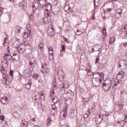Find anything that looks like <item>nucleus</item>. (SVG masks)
<instances>
[{
	"label": "nucleus",
	"instance_id": "obj_1",
	"mask_svg": "<svg viewBox=\"0 0 127 127\" xmlns=\"http://www.w3.org/2000/svg\"><path fill=\"white\" fill-rule=\"evenodd\" d=\"M102 8L106 11H111L114 8V3L112 1H107L104 4Z\"/></svg>",
	"mask_w": 127,
	"mask_h": 127
},
{
	"label": "nucleus",
	"instance_id": "obj_2",
	"mask_svg": "<svg viewBox=\"0 0 127 127\" xmlns=\"http://www.w3.org/2000/svg\"><path fill=\"white\" fill-rule=\"evenodd\" d=\"M51 21V15L49 13H45V17L43 18V22L44 24H48Z\"/></svg>",
	"mask_w": 127,
	"mask_h": 127
},
{
	"label": "nucleus",
	"instance_id": "obj_3",
	"mask_svg": "<svg viewBox=\"0 0 127 127\" xmlns=\"http://www.w3.org/2000/svg\"><path fill=\"white\" fill-rule=\"evenodd\" d=\"M102 82H103L102 78L92 79V85L94 86V87H99V86L102 85Z\"/></svg>",
	"mask_w": 127,
	"mask_h": 127
},
{
	"label": "nucleus",
	"instance_id": "obj_4",
	"mask_svg": "<svg viewBox=\"0 0 127 127\" xmlns=\"http://www.w3.org/2000/svg\"><path fill=\"white\" fill-rule=\"evenodd\" d=\"M32 73L30 68H26L23 70L22 76L25 78H29L32 75Z\"/></svg>",
	"mask_w": 127,
	"mask_h": 127
},
{
	"label": "nucleus",
	"instance_id": "obj_5",
	"mask_svg": "<svg viewBox=\"0 0 127 127\" xmlns=\"http://www.w3.org/2000/svg\"><path fill=\"white\" fill-rule=\"evenodd\" d=\"M93 79H103L104 73L95 72L93 73Z\"/></svg>",
	"mask_w": 127,
	"mask_h": 127
},
{
	"label": "nucleus",
	"instance_id": "obj_6",
	"mask_svg": "<svg viewBox=\"0 0 127 127\" xmlns=\"http://www.w3.org/2000/svg\"><path fill=\"white\" fill-rule=\"evenodd\" d=\"M76 115H77V111L74 109H71L70 110L68 113V116L70 119H75L76 117Z\"/></svg>",
	"mask_w": 127,
	"mask_h": 127
},
{
	"label": "nucleus",
	"instance_id": "obj_7",
	"mask_svg": "<svg viewBox=\"0 0 127 127\" xmlns=\"http://www.w3.org/2000/svg\"><path fill=\"white\" fill-rule=\"evenodd\" d=\"M104 118V115H97L95 118V122L97 125L99 124H101L102 123V121H103V118Z\"/></svg>",
	"mask_w": 127,
	"mask_h": 127
},
{
	"label": "nucleus",
	"instance_id": "obj_8",
	"mask_svg": "<svg viewBox=\"0 0 127 127\" xmlns=\"http://www.w3.org/2000/svg\"><path fill=\"white\" fill-rule=\"evenodd\" d=\"M126 77L125 75V72L121 71L119 72L117 76V80H124Z\"/></svg>",
	"mask_w": 127,
	"mask_h": 127
},
{
	"label": "nucleus",
	"instance_id": "obj_9",
	"mask_svg": "<svg viewBox=\"0 0 127 127\" xmlns=\"http://www.w3.org/2000/svg\"><path fill=\"white\" fill-rule=\"evenodd\" d=\"M46 11L47 13H51L52 12V5L50 3H47L46 5Z\"/></svg>",
	"mask_w": 127,
	"mask_h": 127
},
{
	"label": "nucleus",
	"instance_id": "obj_10",
	"mask_svg": "<svg viewBox=\"0 0 127 127\" xmlns=\"http://www.w3.org/2000/svg\"><path fill=\"white\" fill-rule=\"evenodd\" d=\"M58 76L60 81L61 82H63L64 78H65V74H64V72L62 71H59L58 72Z\"/></svg>",
	"mask_w": 127,
	"mask_h": 127
},
{
	"label": "nucleus",
	"instance_id": "obj_11",
	"mask_svg": "<svg viewBox=\"0 0 127 127\" xmlns=\"http://www.w3.org/2000/svg\"><path fill=\"white\" fill-rule=\"evenodd\" d=\"M55 30L54 29V27H53V26H52L51 27V28H49L47 31L48 34L50 36H53L54 34H55Z\"/></svg>",
	"mask_w": 127,
	"mask_h": 127
},
{
	"label": "nucleus",
	"instance_id": "obj_12",
	"mask_svg": "<svg viewBox=\"0 0 127 127\" xmlns=\"http://www.w3.org/2000/svg\"><path fill=\"white\" fill-rule=\"evenodd\" d=\"M103 90L104 92H109L110 90H111V88H112V85H110L109 84H106L105 83H103Z\"/></svg>",
	"mask_w": 127,
	"mask_h": 127
},
{
	"label": "nucleus",
	"instance_id": "obj_13",
	"mask_svg": "<svg viewBox=\"0 0 127 127\" xmlns=\"http://www.w3.org/2000/svg\"><path fill=\"white\" fill-rule=\"evenodd\" d=\"M39 7V3L38 2H34L33 3L32 8H33V12L35 13L36 12V10H37V8Z\"/></svg>",
	"mask_w": 127,
	"mask_h": 127
},
{
	"label": "nucleus",
	"instance_id": "obj_14",
	"mask_svg": "<svg viewBox=\"0 0 127 127\" xmlns=\"http://www.w3.org/2000/svg\"><path fill=\"white\" fill-rule=\"evenodd\" d=\"M115 127H125V121L124 120L118 121L115 124Z\"/></svg>",
	"mask_w": 127,
	"mask_h": 127
},
{
	"label": "nucleus",
	"instance_id": "obj_15",
	"mask_svg": "<svg viewBox=\"0 0 127 127\" xmlns=\"http://www.w3.org/2000/svg\"><path fill=\"white\" fill-rule=\"evenodd\" d=\"M123 85V81L122 80H118L117 81H116L114 83V86L117 88V89H120L121 87Z\"/></svg>",
	"mask_w": 127,
	"mask_h": 127
},
{
	"label": "nucleus",
	"instance_id": "obj_16",
	"mask_svg": "<svg viewBox=\"0 0 127 127\" xmlns=\"http://www.w3.org/2000/svg\"><path fill=\"white\" fill-rule=\"evenodd\" d=\"M0 102L3 105H7L8 104V98L7 97H2L0 99Z\"/></svg>",
	"mask_w": 127,
	"mask_h": 127
},
{
	"label": "nucleus",
	"instance_id": "obj_17",
	"mask_svg": "<svg viewBox=\"0 0 127 127\" xmlns=\"http://www.w3.org/2000/svg\"><path fill=\"white\" fill-rule=\"evenodd\" d=\"M29 64L30 65L29 68L32 69V70H33V69H34L35 66H36V62L35 61L29 62Z\"/></svg>",
	"mask_w": 127,
	"mask_h": 127
},
{
	"label": "nucleus",
	"instance_id": "obj_18",
	"mask_svg": "<svg viewBox=\"0 0 127 127\" xmlns=\"http://www.w3.org/2000/svg\"><path fill=\"white\" fill-rule=\"evenodd\" d=\"M18 50L19 51V53H21V54H23V53H24V52L25 51V48H24V46H23L22 48L21 45H19Z\"/></svg>",
	"mask_w": 127,
	"mask_h": 127
},
{
	"label": "nucleus",
	"instance_id": "obj_19",
	"mask_svg": "<svg viewBox=\"0 0 127 127\" xmlns=\"http://www.w3.org/2000/svg\"><path fill=\"white\" fill-rule=\"evenodd\" d=\"M2 68H7L8 67V61L5 60L1 63Z\"/></svg>",
	"mask_w": 127,
	"mask_h": 127
},
{
	"label": "nucleus",
	"instance_id": "obj_20",
	"mask_svg": "<svg viewBox=\"0 0 127 127\" xmlns=\"http://www.w3.org/2000/svg\"><path fill=\"white\" fill-rule=\"evenodd\" d=\"M103 84L112 86V80H111L110 78H107L106 80L103 82Z\"/></svg>",
	"mask_w": 127,
	"mask_h": 127
},
{
	"label": "nucleus",
	"instance_id": "obj_21",
	"mask_svg": "<svg viewBox=\"0 0 127 127\" xmlns=\"http://www.w3.org/2000/svg\"><path fill=\"white\" fill-rule=\"evenodd\" d=\"M124 61L126 62L125 60H120L118 62L117 64L118 68H122V66L124 65Z\"/></svg>",
	"mask_w": 127,
	"mask_h": 127
},
{
	"label": "nucleus",
	"instance_id": "obj_22",
	"mask_svg": "<svg viewBox=\"0 0 127 127\" xmlns=\"http://www.w3.org/2000/svg\"><path fill=\"white\" fill-rule=\"evenodd\" d=\"M85 71L87 72L88 76H92V75H93V72H92L91 71V66H89V68H86L85 69Z\"/></svg>",
	"mask_w": 127,
	"mask_h": 127
},
{
	"label": "nucleus",
	"instance_id": "obj_23",
	"mask_svg": "<svg viewBox=\"0 0 127 127\" xmlns=\"http://www.w3.org/2000/svg\"><path fill=\"white\" fill-rule=\"evenodd\" d=\"M10 56V58H9ZM4 59L7 61L11 60V55H8V54H5L3 56Z\"/></svg>",
	"mask_w": 127,
	"mask_h": 127
},
{
	"label": "nucleus",
	"instance_id": "obj_24",
	"mask_svg": "<svg viewBox=\"0 0 127 127\" xmlns=\"http://www.w3.org/2000/svg\"><path fill=\"white\" fill-rule=\"evenodd\" d=\"M64 9L67 13L71 12V7H70L69 5H65L64 7Z\"/></svg>",
	"mask_w": 127,
	"mask_h": 127
},
{
	"label": "nucleus",
	"instance_id": "obj_25",
	"mask_svg": "<svg viewBox=\"0 0 127 127\" xmlns=\"http://www.w3.org/2000/svg\"><path fill=\"white\" fill-rule=\"evenodd\" d=\"M25 88L27 90H30V88H31V80H29L28 82L25 85Z\"/></svg>",
	"mask_w": 127,
	"mask_h": 127
},
{
	"label": "nucleus",
	"instance_id": "obj_26",
	"mask_svg": "<svg viewBox=\"0 0 127 127\" xmlns=\"http://www.w3.org/2000/svg\"><path fill=\"white\" fill-rule=\"evenodd\" d=\"M94 5L95 9H98L99 8V0H94Z\"/></svg>",
	"mask_w": 127,
	"mask_h": 127
},
{
	"label": "nucleus",
	"instance_id": "obj_27",
	"mask_svg": "<svg viewBox=\"0 0 127 127\" xmlns=\"http://www.w3.org/2000/svg\"><path fill=\"white\" fill-rule=\"evenodd\" d=\"M10 18H11V15L8 14L5 18V22L6 23H9L10 22Z\"/></svg>",
	"mask_w": 127,
	"mask_h": 127
},
{
	"label": "nucleus",
	"instance_id": "obj_28",
	"mask_svg": "<svg viewBox=\"0 0 127 127\" xmlns=\"http://www.w3.org/2000/svg\"><path fill=\"white\" fill-rule=\"evenodd\" d=\"M64 94H65V95H67L68 94L70 97H72V96H74V92H73L71 90H68L67 91H66H66H64Z\"/></svg>",
	"mask_w": 127,
	"mask_h": 127
},
{
	"label": "nucleus",
	"instance_id": "obj_29",
	"mask_svg": "<svg viewBox=\"0 0 127 127\" xmlns=\"http://www.w3.org/2000/svg\"><path fill=\"white\" fill-rule=\"evenodd\" d=\"M115 41H116V37L114 36L111 37L109 41L110 44H114Z\"/></svg>",
	"mask_w": 127,
	"mask_h": 127
},
{
	"label": "nucleus",
	"instance_id": "obj_30",
	"mask_svg": "<svg viewBox=\"0 0 127 127\" xmlns=\"http://www.w3.org/2000/svg\"><path fill=\"white\" fill-rule=\"evenodd\" d=\"M20 125L21 127H27V125H28V123H27L25 120H22Z\"/></svg>",
	"mask_w": 127,
	"mask_h": 127
},
{
	"label": "nucleus",
	"instance_id": "obj_31",
	"mask_svg": "<svg viewBox=\"0 0 127 127\" xmlns=\"http://www.w3.org/2000/svg\"><path fill=\"white\" fill-rule=\"evenodd\" d=\"M122 9L121 8H119L118 9H117L116 10V13H117V14H119L118 17H121V16L122 15Z\"/></svg>",
	"mask_w": 127,
	"mask_h": 127
},
{
	"label": "nucleus",
	"instance_id": "obj_32",
	"mask_svg": "<svg viewBox=\"0 0 127 127\" xmlns=\"http://www.w3.org/2000/svg\"><path fill=\"white\" fill-rule=\"evenodd\" d=\"M117 112H119V111H121V110H123V108H124V105L122 104H118L117 106Z\"/></svg>",
	"mask_w": 127,
	"mask_h": 127
},
{
	"label": "nucleus",
	"instance_id": "obj_33",
	"mask_svg": "<svg viewBox=\"0 0 127 127\" xmlns=\"http://www.w3.org/2000/svg\"><path fill=\"white\" fill-rule=\"evenodd\" d=\"M38 47L39 48V50L42 52L43 50L44 49V45H43V43H41L39 45Z\"/></svg>",
	"mask_w": 127,
	"mask_h": 127
},
{
	"label": "nucleus",
	"instance_id": "obj_34",
	"mask_svg": "<svg viewBox=\"0 0 127 127\" xmlns=\"http://www.w3.org/2000/svg\"><path fill=\"white\" fill-rule=\"evenodd\" d=\"M39 95H40L41 100H44L45 99V96H44V94H43V91H41Z\"/></svg>",
	"mask_w": 127,
	"mask_h": 127
},
{
	"label": "nucleus",
	"instance_id": "obj_35",
	"mask_svg": "<svg viewBox=\"0 0 127 127\" xmlns=\"http://www.w3.org/2000/svg\"><path fill=\"white\" fill-rule=\"evenodd\" d=\"M91 100V98L90 97H82V102H84V103H88Z\"/></svg>",
	"mask_w": 127,
	"mask_h": 127
},
{
	"label": "nucleus",
	"instance_id": "obj_36",
	"mask_svg": "<svg viewBox=\"0 0 127 127\" xmlns=\"http://www.w3.org/2000/svg\"><path fill=\"white\" fill-rule=\"evenodd\" d=\"M22 5L24 7H25L26 8L27 6V0H23L22 2Z\"/></svg>",
	"mask_w": 127,
	"mask_h": 127
},
{
	"label": "nucleus",
	"instance_id": "obj_37",
	"mask_svg": "<svg viewBox=\"0 0 127 127\" xmlns=\"http://www.w3.org/2000/svg\"><path fill=\"white\" fill-rule=\"evenodd\" d=\"M42 69H43V73H47V67H46V64L44 65H42Z\"/></svg>",
	"mask_w": 127,
	"mask_h": 127
},
{
	"label": "nucleus",
	"instance_id": "obj_38",
	"mask_svg": "<svg viewBox=\"0 0 127 127\" xmlns=\"http://www.w3.org/2000/svg\"><path fill=\"white\" fill-rule=\"evenodd\" d=\"M52 12L54 15H58V14H59V12H60V10H56L55 11H52Z\"/></svg>",
	"mask_w": 127,
	"mask_h": 127
},
{
	"label": "nucleus",
	"instance_id": "obj_39",
	"mask_svg": "<svg viewBox=\"0 0 127 127\" xmlns=\"http://www.w3.org/2000/svg\"><path fill=\"white\" fill-rule=\"evenodd\" d=\"M58 102H59V100H58V98L57 97L53 98V102L54 104H58Z\"/></svg>",
	"mask_w": 127,
	"mask_h": 127
},
{
	"label": "nucleus",
	"instance_id": "obj_40",
	"mask_svg": "<svg viewBox=\"0 0 127 127\" xmlns=\"http://www.w3.org/2000/svg\"><path fill=\"white\" fill-rule=\"evenodd\" d=\"M28 33L27 32H24L23 34V38L24 39H27L28 38Z\"/></svg>",
	"mask_w": 127,
	"mask_h": 127
},
{
	"label": "nucleus",
	"instance_id": "obj_41",
	"mask_svg": "<svg viewBox=\"0 0 127 127\" xmlns=\"http://www.w3.org/2000/svg\"><path fill=\"white\" fill-rule=\"evenodd\" d=\"M55 94V92L54 91V89L51 90L50 92V97H54Z\"/></svg>",
	"mask_w": 127,
	"mask_h": 127
},
{
	"label": "nucleus",
	"instance_id": "obj_42",
	"mask_svg": "<svg viewBox=\"0 0 127 127\" xmlns=\"http://www.w3.org/2000/svg\"><path fill=\"white\" fill-rule=\"evenodd\" d=\"M8 40V37H5L4 39V42H3V46H5V44H6V43H7V41Z\"/></svg>",
	"mask_w": 127,
	"mask_h": 127
},
{
	"label": "nucleus",
	"instance_id": "obj_43",
	"mask_svg": "<svg viewBox=\"0 0 127 127\" xmlns=\"http://www.w3.org/2000/svg\"><path fill=\"white\" fill-rule=\"evenodd\" d=\"M2 77L5 80H8V77H9V76L6 74H5L2 75Z\"/></svg>",
	"mask_w": 127,
	"mask_h": 127
},
{
	"label": "nucleus",
	"instance_id": "obj_44",
	"mask_svg": "<svg viewBox=\"0 0 127 127\" xmlns=\"http://www.w3.org/2000/svg\"><path fill=\"white\" fill-rule=\"evenodd\" d=\"M82 34L83 33L79 30H77L75 33L76 35H77V36L81 35V34Z\"/></svg>",
	"mask_w": 127,
	"mask_h": 127
},
{
	"label": "nucleus",
	"instance_id": "obj_45",
	"mask_svg": "<svg viewBox=\"0 0 127 127\" xmlns=\"http://www.w3.org/2000/svg\"><path fill=\"white\" fill-rule=\"evenodd\" d=\"M100 61V55L97 56V58L95 60V64H97Z\"/></svg>",
	"mask_w": 127,
	"mask_h": 127
},
{
	"label": "nucleus",
	"instance_id": "obj_46",
	"mask_svg": "<svg viewBox=\"0 0 127 127\" xmlns=\"http://www.w3.org/2000/svg\"><path fill=\"white\" fill-rule=\"evenodd\" d=\"M30 45H31L30 43H29V42H27L24 44V45L23 46L25 47V46L28 47V46H30Z\"/></svg>",
	"mask_w": 127,
	"mask_h": 127
},
{
	"label": "nucleus",
	"instance_id": "obj_47",
	"mask_svg": "<svg viewBox=\"0 0 127 127\" xmlns=\"http://www.w3.org/2000/svg\"><path fill=\"white\" fill-rule=\"evenodd\" d=\"M50 54V58H51V59H53V58H54V53H53V52L51 53H49Z\"/></svg>",
	"mask_w": 127,
	"mask_h": 127
},
{
	"label": "nucleus",
	"instance_id": "obj_48",
	"mask_svg": "<svg viewBox=\"0 0 127 127\" xmlns=\"http://www.w3.org/2000/svg\"><path fill=\"white\" fill-rule=\"evenodd\" d=\"M78 91L81 94H82V93H84V89L83 88H82V87H78Z\"/></svg>",
	"mask_w": 127,
	"mask_h": 127
},
{
	"label": "nucleus",
	"instance_id": "obj_49",
	"mask_svg": "<svg viewBox=\"0 0 127 127\" xmlns=\"http://www.w3.org/2000/svg\"><path fill=\"white\" fill-rule=\"evenodd\" d=\"M67 111H68V105H65L64 109L63 110L64 113H67Z\"/></svg>",
	"mask_w": 127,
	"mask_h": 127
},
{
	"label": "nucleus",
	"instance_id": "obj_50",
	"mask_svg": "<svg viewBox=\"0 0 127 127\" xmlns=\"http://www.w3.org/2000/svg\"><path fill=\"white\" fill-rule=\"evenodd\" d=\"M61 92H65V86L63 85V86L60 87Z\"/></svg>",
	"mask_w": 127,
	"mask_h": 127
},
{
	"label": "nucleus",
	"instance_id": "obj_51",
	"mask_svg": "<svg viewBox=\"0 0 127 127\" xmlns=\"http://www.w3.org/2000/svg\"><path fill=\"white\" fill-rule=\"evenodd\" d=\"M91 53H94V52H96L97 51H100V49H94V48L91 49Z\"/></svg>",
	"mask_w": 127,
	"mask_h": 127
},
{
	"label": "nucleus",
	"instance_id": "obj_52",
	"mask_svg": "<svg viewBox=\"0 0 127 127\" xmlns=\"http://www.w3.org/2000/svg\"><path fill=\"white\" fill-rule=\"evenodd\" d=\"M1 71L2 73V74H6L7 72L6 70L5 69H4V68H3V67H2Z\"/></svg>",
	"mask_w": 127,
	"mask_h": 127
},
{
	"label": "nucleus",
	"instance_id": "obj_53",
	"mask_svg": "<svg viewBox=\"0 0 127 127\" xmlns=\"http://www.w3.org/2000/svg\"><path fill=\"white\" fill-rule=\"evenodd\" d=\"M52 111H57V107H56L55 105H52Z\"/></svg>",
	"mask_w": 127,
	"mask_h": 127
},
{
	"label": "nucleus",
	"instance_id": "obj_54",
	"mask_svg": "<svg viewBox=\"0 0 127 127\" xmlns=\"http://www.w3.org/2000/svg\"><path fill=\"white\" fill-rule=\"evenodd\" d=\"M12 57H19V56L17 55V52H15L13 54Z\"/></svg>",
	"mask_w": 127,
	"mask_h": 127
},
{
	"label": "nucleus",
	"instance_id": "obj_55",
	"mask_svg": "<svg viewBox=\"0 0 127 127\" xmlns=\"http://www.w3.org/2000/svg\"><path fill=\"white\" fill-rule=\"evenodd\" d=\"M56 114H57V112L56 111V110H52L51 111V114L52 115V116H54V115H56Z\"/></svg>",
	"mask_w": 127,
	"mask_h": 127
},
{
	"label": "nucleus",
	"instance_id": "obj_56",
	"mask_svg": "<svg viewBox=\"0 0 127 127\" xmlns=\"http://www.w3.org/2000/svg\"><path fill=\"white\" fill-rule=\"evenodd\" d=\"M9 75L11 77H12V76H13V70L10 69V71H9Z\"/></svg>",
	"mask_w": 127,
	"mask_h": 127
},
{
	"label": "nucleus",
	"instance_id": "obj_57",
	"mask_svg": "<svg viewBox=\"0 0 127 127\" xmlns=\"http://www.w3.org/2000/svg\"><path fill=\"white\" fill-rule=\"evenodd\" d=\"M65 45L63 44V45H62V50L61 51H65Z\"/></svg>",
	"mask_w": 127,
	"mask_h": 127
},
{
	"label": "nucleus",
	"instance_id": "obj_58",
	"mask_svg": "<svg viewBox=\"0 0 127 127\" xmlns=\"http://www.w3.org/2000/svg\"><path fill=\"white\" fill-rule=\"evenodd\" d=\"M49 52L50 53V52H53V47H50L49 48Z\"/></svg>",
	"mask_w": 127,
	"mask_h": 127
},
{
	"label": "nucleus",
	"instance_id": "obj_59",
	"mask_svg": "<svg viewBox=\"0 0 127 127\" xmlns=\"http://www.w3.org/2000/svg\"><path fill=\"white\" fill-rule=\"evenodd\" d=\"M63 116L64 117L63 119H66V117H67V112H64Z\"/></svg>",
	"mask_w": 127,
	"mask_h": 127
},
{
	"label": "nucleus",
	"instance_id": "obj_60",
	"mask_svg": "<svg viewBox=\"0 0 127 127\" xmlns=\"http://www.w3.org/2000/svg\"><path fill=\"white\" fill-rule=\"evenodd\" d=\"M5 83L6 85H7V86H8V85H9L10 84L9 80H8V79L6 80V81H5Z\"/></svg>",
	"mask_w": 127,
	"mask_h": 127
},
{
	"label": "nucleus",
	"instance_id": "obj_61",
	"mask_svg": "<svg viewBox=\"0 0 127 127\" xmlns=\"http://www.w3.org/2000/svg\"><path fill=\"white\" fill-rule=\"evenodd\" d=\"M19 57H12V59L13 60H14V61H16V60H17V59H19V58H18Z\"/></svg>",
	"mask_w": 127,
	"mask_h": 127
},
{
	"label": "nucleus",
	"instance_id": "obj_62",
	"mask_svg": "<svg viewBox=\"0 0 127 127\" xmlns=\"http://www.w3.org/2000/svg\"><path fill=\"white\" fill-rule=\"evenodd\" d=\"M88 117H89V114L88 113H85L84 115H83V118L84 119H87V118H88Z\"/></svg>",
	"mask_w": 127,
	"mask_h": 127
},
{
	"label": "nucleus",
	"instance_id": "obj_63",
	"mask_svg": "<svg viewBox=\"0 0 127 127\" xmlns=\"http://www.w3.org/2000/svg\"><path fill=\"white\" fill-rule=\"evenodd\" d=\"M0 119L1 121H4V116L0 115Z\"/></svg>",
	"mask_w": 127,
	"mask_h": 127
},
{
	"label": "nucleus",
	"instance_id": "obj_64",
	"mask_svg": "<svg viewBox=\"0 0 127 127\" xmlns=\"http://www.w3.org/2000/svg\"><path fill=\"white\" fill-rule=\"evenodd\" d=\"M124 123H126V124H127V114L125 115Z\"/></svg>",
	"mask_w": 127,
	"mask_h": 127
}]
</instances>
